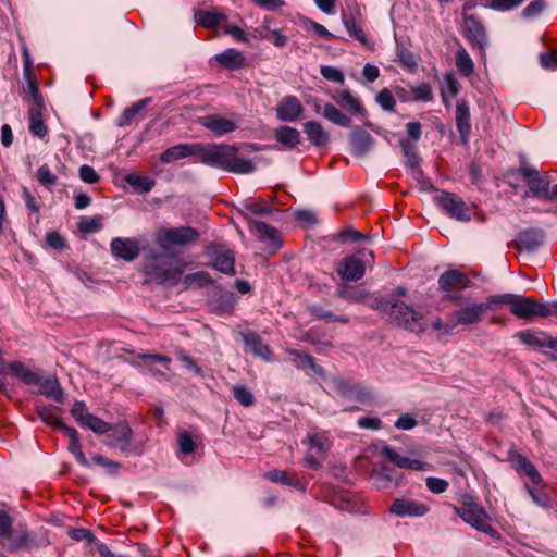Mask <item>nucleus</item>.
<instances>
[{"instance_id":"1","label":"nucleus","mask_w":557,"mask_h":557,"mask_svg":"<svg viewBox=\"0 0 557 557\" xmlns=\"http://www.w3.org/2000/svg\"><path fill=\"white\" fill-rule=\"evenodd\" d=\"M198 160L208 166L235 174L256 171L253 161L242 156L236 145L200 143Z\"/></svg>"},{"instance_id":"2","label":"nucleus","mask_w":557,"mask_h":557,"mask_svg":"<svg viewBox=\"0 0 557 557\" xmlns=\"http://www.w3.org/2000/svg\"><path fill=\"white\" fill-rule=\"evenodd\" d=\"M172 247L158 246L145 257L144 271L152 281L175 285L182 280L188 263Z\"/></svg>"},{"instance_id":"3","label":"nucleus","mask_w":557,"mask_h":557,"mask_svg":"<svg viewBox=\"0 0 557 557\" xmlns=\"http://www.w3.org/2000/svg\"><path fill=\"white\" fill-rule=\"evenodd\" d=\"M243 214L248 221L250 231L262 242H270L272 244L281 243V232L276 226L271 225L264 221L251 220L250 216H269L273 223L280 224L283 222L285 212L272 207L263 198L258 200L246 199L243 203Z\"/></svg>"},{"instance_id":"4","label":"nucleus","mask_w":557,"mask_h":557,"mask_svg":"<svg viewBox=\"0 0 557 557\" xmlns=\"http://www.w3.org/2000/svg\"><path fill=\"white\" fill-rule=\"evenodd\" d=\"M512 468L518 473H523L528 481L524 482V488L532 498V500L542 507H545L549 503V497L545 493L544 480L535 468V466L523 455L516 454L511 457Z\"/></svg>"},{"instance_id":"5","label":"nucleus","mask_w":557,"mask_h":557,"mask_svg":"<svg viewBox=\"0 0 557 557\" xmlns=\"http://www.w3.org/2000/svg\"><path fill=\"white\" fill-rule=\"evenodd\" d=\"M437 284L438 289L443 293V300L459 305L463 299L460 292L470 287L471 280L466 273L449 269L438 276Z\"/></svg>"},{"instance_id":"6","label":"nucleus","mask_w":557,"mask_h":557,"mask_svg":"<svg viewBox=\"0 0 557 557\" xmlns=\"http://www.w3.org/2000/svg\"><path fill=\"white\" fill-rule=\"evenodd\" d=\"M454 511L476 530L493 535L496 533L491 525V518L485 509L469 495L462 497L461 506H454Z\"/></svg>"},{"instance_id":"7","label":"nucleus","mask_w":557,"mask_h":557,"mask_svg":"<svg viewBox=\"0 0 557 557\" xmlns=\"http://www.w3.org/2000/svg\"><path fill=\"white\" fill-rule=\"evenodd\" d=\"M436 206L449 218L460 222H469L472 218V208L457 194L441 190L435 197Z\"/></svg>"},{"instance_id":"8","label":"nucleus","mask_w":557,"mask_h":557,"mask_svg":"<svg viewBox=\"0 0 557 557\" xmlns=\"http://www.w3.org/2000/svg\"><path fill=\"white\" fill-rule=\"evenodd\" d=\"M13 520L8 512L0 509V537L8 540V549L17 552L21 548H28L32 543L30 534L26 527L18 525L13 530Z\"/></svg>"},{"instance_id":"9","label":"nucleus","mask_w":557,"mask_h":557,"mask_svg":"<svg viewBox=\"0 0 557 557\" xmlns=\"http://www.w3.org/2000/svg\"><path fill=\"white\" fill-rule=\"evenodd\" d=\"M510 312L518 319L533 321L536 318H548L546 302H540L534 298L515 295Z\"/></svg>"},{"instance_id":"10","label":"nucleus","mask_w":557,"mask_h":557,"mask_svg":"<svg viewBox=\"0 0 557 557\" xmlns=\"http://www.w3.org/2000/svg\"><path fill=\"white\" fill-rule=\"evenodd\" d=\"M199 238V233L190 226H160L154 233L156 244H193Z\"/></svg>"},{"instance_id":"11","label":"nucleus","mask_w":557,"mask_h":557,"mask_svg":"<svg viewBox=\"0 0 557 557\" xmlns=\"http://www.w3.org/2000/svg\"><path fill=\"white\" fill-rule=\"evenodd\" d=\"M347 10H343L341 14V20L343 25L345 26L348 35L359 41L362 46H369V39L363 30L362 26L358 23L361 12L358 3L352 0L347 2Z\"/></svg>"},{"instance_id":"12","label":"nucleus","mask_w":557,"mask_h":557,"mask_svg":"<svg viewBox=\"0 0 557 557\" xmlns=\"http://www.w3.org/2000/svg\"><path fill=\"white\" fill-rule=\"evenodd\" d=\"M518 172L529 186V196L541 199L547 197L549 187L547 175H541L537 170L532 169L525 163L519 168Z\"/></svg>"},{"instance_id":"13","label":"nucleus","mask_w":557,"mask_h":557,"mask_svg":"<svg viewBox=\"0 0 557 557\" xmlns=\"http://www.w3.org/2000/svg\"><path fill=\"white\" fill-rule=\"evenodd\" d=\"M110 436L112 441L109 445L120 448L123 453H141V448L133 444L134 432L126 421L112 424Z\"/></svg>"},{"instance_id":"14","label":"nucleus","mask_w":557,"mask_h":557,"mask_svg":"<svg viewBox=\"0 0 557 557\" xmlns=\"http://www.w3.org/2000/svg\"><path fill=\"white\" fill-rule=\"evenodd\" d=\"M389 319L399 326L412 329L422 319V314L407 306L401 300L391 302L388 308Z\"/></svg>"},{"instance_id":"15","label":"nucleus","mask_w":557,"mask_h":557,"mask_svg":"<svg viewBox=\"0 0 557 557\" xmlns=\"http://www.w3.org/2000/svg\"><path fill=\"white\" fill-rule=\"evenodd\" d=\"M463 35L471 42L472 47L484 50L487 45V36L481 21L474 15H463Z\"/></svg>"},{"instance_id":"16","label":"nucleus","mask_w":557,"mask_h":557,"mask_svg":"<svg viewBox=\"0 0 557 557\" xmlns=\"http://www.w3.org/2000/svg\"><path fill=\"white\" fill-rule=\"evenodd\" d=\"M336 272L343 281H359L364 275L366 261L357 256L346 257L338 262Z\"/></svg>"},{"instance_id":"17","label":"nucleus","mask_w":557,"mask_h":557,"mask_svg":"<svg viewBox=\"0 0 557 557\" xmlns=\"http://www.w3.org/2000/svg\"><path fill=\"white\" fill-rule=\"evenodd\" d=\"M429 510L426 504L410 498H396L389 507V512L398 517H422Z\"/></svg>"},{"instance_id":"18","label":"nucleus","mask_w":557,"mask_h":557,"mask_svg":"<svg viewBox=\"0 0 557 557\" xmlns=\"http://www.w3.org/2000/svg\"><path fill=\"white\" fill-rule=\"evenodd\" d=\"M485 315L482 302H471L453 312L455 324L471 325L479 324Z\"/></svg>"},{"instance_id":"19","label":"nucleus","mask_w":557,"mask_h":557,"mask_svg":"<svg viewBox=\"0 0 557 557\" xmlns=\"http://www.w3.org/2000/svg\"><path fill=\"white\" fill-rule=\"evenodd\" d=\"M276 116L283 122H295L304 113V106L296 96H285L276 106Z\"/></svg>"},{"instance_id":"20","label":"nucleus","mask_w":557,"mask_h":557,"mask_svg":"<svg viewBox=\"0 0 557 557\" xmlns=\"http://www.w3.org/2000/svg\"><path fill=\"white\" fill-rule=\"evenodd\" d=\"M199 145L200 143H184L174 145L168 149H165L160 154V160L163 163H172L174 161L187 158V157H197L199 156Z\"/></svg>"},{"instance_id":"21","label":"nucleus","mask_w":557,"mask_h":557,"mask_svg":"<svg viewBox=\"0 0 557 557\" xmlns=\"http://www.w3.org/2000/svg\"><path fill=\"white\" fill-rule=\"evenodd\" d=\"M332 387L338 395L354 397L359 401H366L369 397V393L359 384H352L349 380L341 376L332 379Z\"/></svg>"},{"instance_id":"22","label":"nucleus","mask_w":557,"mask_h":557,"mask_svg":"<svg viewBox=\"0 0 557 557\" xmlns=\"http://www.w3.org/2000/svg\"><path fill=\"white\" fill-rule=\"evenodd\" d=\"M199 123L216 136H223L234 132L237 126L232 120L219 114H209L200 117Z\"/></svg>"},{"instance_id":"23","label":"nucleus","mask_w":557,"mask_h":557,"mask_svg":"<svg viewBox=\"0 0 557 557\" xmlns=\"http://www.w3.org/2000/svg\"><path fill=\"white\" fill-rule=\"evenodd\" d=\"M37 382L33 385L38 387L39 394L50 398L57 403L63 401V389L54 376H44L39 372L37 375Z\"/></svg>"},{"instance_id":"24","label":"nucleus","mask_w":557,"mask_h":557,"mask_svg":"<svg viewBox=\"0 0 557 557\" xmlns=\"http://www.w3.org/2000/svg\"><path fill=\"white\" fill-rule=\"evenodd\" d=\"M333 100L342 108L348 110L351 114L364 117L367 111L360 99L351 94L348 89L336 90L332 96Z\"/></svg>"},{"instance_id":"25","label":"nucleus","mask_w":557,"mask_h":557,"mask_svg":"<svg viewBox=\"0 0 557 557\" xmlns=\"http://www.w3.org/2000/svg\"><path fill=\"white\" fill-rule=\"evenodd\" d=\"M211 261L210 265L216 271L226 275H235V256L231 250H214L208 252Z\"/></svg>"},{"instance_id":"26","label":"nucleus","mask_w":557,"mask_h":557,"mask_svg":"<svg viewBox=\"0 0 557 557\" xmlns=\"http://www.w3.org/2000/svg\"><path fill=\"white\" fill-rule=\"evenodd\" d=\"M523 345L534 348H549L553 343V336L546 332H533L531 330L519 331L515 335Z\"/></svg>"},{"instance_id":"27","label":"nucleus","mask_w":557,"mask_h":557,"mask_svg":"<svg viewBox=\"0 0 557 557\" xmlns=\"http://www.w3.org/2000/svg\"><path fill=\"white\" fill-rule=\"evenodd\" d=\"M349 143L352 154L362 157L371 150L374 139L370 133L357 127L351 132Z\"/></svg>"},{"instance_id":"28","label":"nucleus","mask_w":557,"mask_h":557,"mask_svg":"<svg viewBox=\"0 0 557 557\" xmlns=\"http://www.w3.org/2000/svg\"><path fill=\"white\" fill-rule=\"evenodd\" d=\"M264 478L273 483H282L305 491L307 482H304L295 471H283L274 469L264 473Z\"/></svg>"},{"instance_id":"29","label":"nucleus","mask_w":557,"mask_h":557,"mask_svg":"<svg viewBox=\"0 0 557 557\" xmlns=\"http://www.w3.org/2000/svg\"><path fill=\"white\" fill-rule=\"evenodd\" d=\"M243 341L256 357L265 361L271 360L272 350L269 345L263 343L262 337L257 332L248 331L243 333Z\"/></svg>"},{"instance_id":"30","label":"nucleus","mask_w":557,"mask_h":557,"mask_svg":"<svg viewBox=\"0 0 557 557\" xmlns=\"http://www.w3.org/2000/svg\"><path fill=\"white\" fill-rule=\"evenodd\" d=\"M383 455L395 466L403 469L422 471L425 470L428 466L424 461L416 458H410L408 456H403L391 447H385L383 449Z\"/></svg>"},{"instance_id":"31","label":"nucleus","mask_w":557,"mask_h":557,"mask_svg":"<svg viewBox=\"0 0 557 557\" xmlns=\"http://www.w3.org/2000/svg\"><path fill=\"white\" fill-rule=\"evenodd\" d=\"M456 127L462 141H467L471 132L470 107L465 99L457 100L456 103Z\"/></svg>"},{"instance_id":"32","label":"nucleus","mask_w":557,"mask_h":557,"mask_svg":"<svg viewBox=\"0 0 557 557\" xmlns=\"http://www.w3.org/2000/svg\"><path fill=\"white\" fill-rule=\"evenodd\" d=\"M302 129L307 136L308 141L314 147H323L330 143L329 133L323 128V126L319 122H306L302 125Z\"/></svg>"},{"instance_id":"33","label":"nucleus","mask_w":557,"mask_h":557,"mask_svg":"<svg viewBox=\"0 0 557 557\" xmlns=\"http://www.w3.org/2000/svg\"><path fill=\"white\" fill-rule=\"evenodd\" d=\"M215 60L224 69L231 71L243 69L246 65L245 55L234 48H227L223 52L216 54Z\"/></svg>"},{"instance_id":"34","label":"nucleus","mask_w":557,"mask_h":557,"mask_svg":"<svg viewBox=\"0 0 557 557\" xmlns=\"http://www.w3.org/2000/svg\"><path fill=\"white\" fill-rule=\"evenodd\" d=\"M304 444L308 446L309 451H315L322 459L326 458L331 447V441L324 432L308 433Z\"/></svg>"},{"instance_id":"35","label":"nucleus","mask_w":557,"mask_h":557,"mask_svg":"<svg viewBox=\"0 0 557 557\" xmlns=\"http://www.w3.org/2000/svg\"><path fill=\"white\" fill-rule=\"evenodd\" d=\"M275 139L286 149L292 150L300 144L301 136L298 129L284 125L275 129Z\"/></svg>"},{"instance_id":"36","label":"nucleus","mask_w":557,"mask_h":557,"mask_svg":"<svg viewBox=\"0 0 557 557\" xmlns=\"http://www.w3.org/2000/svg\"><path fill=\"white\" fill-rule=\"evenodd\" d=\"M8 370L11 375L18 379L25 385L32 386L34 383L37 382L36 380L39 371H33L28 369L21 361H11L8 364Z\"/></svg>"},{"instance_id":"37","label":"nucleus","mask_w":557,"mask_h":557,"mask_svg":"<svg viewBox=\"0 0 557 557\" xmlns=\"http://www.w3.org/2000/svg\"><path fill=\"white\" fill-rule=\"evenodd\" d=\"M336 296L348 302L359 304L367 298L368 293L360 286H352L343 283L337 286Z\"/></svg>"},{"instance_id":"38","label":"nucleus","mask_w":557,"mask_h":557,"mask_svg":"<svg viewBox=\"0 0 557 557\" xmlns=\"http://www.w3.org/2000/svg\"><path fill=\"white\" fill-rule=\"evenodd\" d=\"M63 435L69 438V450L75 456L79 465L88 466L89 461L82 450V445L77 431L72 426L65 428Z\"/></svg>"},{"instance_id":"39","label":"nucleus","mask_w":557,"mask_h":557,"mask_svg":"<svg viewBox=\"0 0 557 557\" xmlns=\"http://www.w3.org/2000/svg\"><path fill=\"white\" fill-rule=\"evenodd\" d=\"M271 21L270 17H265L264 18V24L257 28L256 32H258L259 34V37L261 39H268L270 40L275 47H278V48H283L287 45L288 42V37L283 34V32L281 29H270L268 26H267V23Z\"/></svg>"},{"instance_id":"40","label":"nucleus","mask_w":557,"mask_h":557,"mask_svg":"<svg viewBox=\"0 0 557 557\" xmlns=\"http://www.w3.org/2000/svg\"><path fill=\"white\" fill-rule=\"evenodd\" d=\"M185 288H203L214 284V280L206 271L189 273L183 277Z\"/></svg>"},{"instance_id":"41","label":"nucleus","mask_w":557,"mask_h":557,"mask_svg":"<svg viewBox=\"0 0 557 557\" xmlns=\"http://www.w3.org/2000/svg\"><path fill=\"white\" fill-rule=\"evenodd\" d=\"M37 414L47 424L57 431L64 433L65 428H70L64 424L60 417L57 414L55 409L49 406H41L37 408Z\"/></svg>"},{"instance_id":"42","label":"nucleus","mask_w":557,"mask_h":557,"mask_svg":"<svg viewBox=\"0 0 557 557\" xmlns=\"http://www.w3.org/2000/svg\"><path fill=\"white\" fill-rule=\"evenodd\" d=\"M197 22L205 28H222V25L226 23V16L214 11H199Z\"/></svg>"},{"instance_id":"43","label":"nucleus","mask_w":557,"mask_h":557,"mask_svg":"<svg viewBox=\"0 0 557 557\" xmlns=\"http://www.w3.org/2000/svg\"><path fill=\"white\" fill-rule=\"evenodd\" d=\"M177 444L183 455H190L196 451L201 444V440L199 436L194 438L188 431L182 430L177 433Z\"/></svg>"},{"instance_id":"44","label":"nucleus","mask_w":557,"mask_h":557,"mask_svg":"<svg viewBox=\"0 0 557 557\" xmlns=\"http://www.w3.org/2000/svg\"><path fill=\"white\" fill-rule=\"evenodd\" d=\"M28 119L29 132L38 138L46 137L48 134V129L42 119V111H39V109H36V111L29 110Z\"/></svg>"},{"instance_id":"45","label":"nucleus","mask_w":557,"mask_h":557,"mask_svg":"<svg viewBox=\"0 0 557 557\" xmlns=\"http://www.w3.org/2000/svg\"><path fill=\"white\" fill-rule=\"evenodd\" d=\"M323 116L330 122L343 127H349L351 124L350 117L332 103H326L323 107Z\"/></svg>"},{"instance_id":"46","label":"nucleus","mask_w":557,"mask_h":557,"mask_svg":"<svg viewBox=\"0 0 557 557\" xmlns=\"http://www.w3.org/2000/svg\"><path fill=\"white\" fill-rule=\"evenodd\" d=\"M311 317H313L317 320H324V321H334L342 324H348L350 322L349 317L347 315H334L331 311L324 309L321 306H311L308 309Z\"/></svg>"},{"instance_id":"47","label":"nucleus","mask_w":557,"mask_h":557,"mask_svg":"<svg viewBox=\"0 0 557 557\" xmlns=\"http://www.w3.org/2000/svg\"><path fill=\"white\" fill-rule=\"evenodd\" d=\"M368 239L369 236L367 234L358 232L351 227H347L333 236V240L338 244H356Z\"/></svg>"},{"instance_id":"48","label":"nucleus","mask_w":557,"mask_h":557,"mask_svg":"<svg viewBox=\"0 0 557 557\" xmlns=\"http://www.w3.org/2000/svg\"><path fill=\"white\" fill-rule=\"evenodd\" d=\"M456 66L465 77H469L474 71V63L463 47L457 50Z\"/></svg>"},{"instance_id":"49","label":"nucleus","mask_w":557,"mask_h":557,"mask_svg":"<svg viewBox=\"0 0 557 557\" xmlns=\"http://www.w3.org/2000/svg\"><path fill=\"white\" fill-rule=\"evenodd\" d=\"M513 297L515 294H500L486 297V300L482 302L485 313L490 310H496L503 306H509V308H511Z\"/></svg>"},{"instance_id":"50","label":"nucleus","mask_w":557,"mask_h":557,"mask_svg":"<svg viewBox=\"0 0 557 557\" xmlns=\"http://www.w3.org/2000/svg\"><path fill=\"white\" fill-rule=\"evenodd\" d=\"M125 181L135 190L140 193H149L156 185L154 180L138 174H128L126 175Z\"/></svg>"},{"instance_id":"51","label":"nucleus","mask_w":557,"mask_h":557,"mask_svg":"<svg viewBox=\"0 0 557 557\" xmlns=\"http://www.w3.org/2000/svg\"><path fill=\"white\" fill-rule=\"evenodd\" d=\"M148 102L149 99L146 98L126 108L119 117L117 125L121 127L129 125L134 121L135 115L138 114L148 104Z\"/></svg>"},{"instance_id":"52","label":"nucleus","mask_w":557,"mask_h":557,"mask_svg":"<svg viewBox=\"0 0 557 557\" xmlns=\"http://www.w3.org/2000/svg\"><path fill=\"white\" fill-rule=\"evenodd\" d=\"M399 144H400L401 151L407 159V162H406L407 166H409L411 169L418 168L419 163H420V158L417 153V148H416L414 143H412L408 138H404L400 140Z\"/></svg>"},{"instance_id":"53","label":"nucleus","mask_w":557,"mask_h":557,"mask_svg":"<svg viewBox=\"0 0 557 557\" xmlns=\"http://www.w3.org/2000/svg\"><path fill=\"white\" fill-rule=\"evenodd\" d=\"M82 428H86L91 430L94 433L102 435V434H109L112 424L109 422L103 421L102 419L90 414V417L87 418L85 422H83Z\"/></svg>"},{"instance_id":"54","label":"nucleus","mask_w":557,"mask_h":557,"mask_svg":"<svg viewBox=\"0 0 557 557\" xmlns=\"http://www.w3.org/2000/svg\"><path fill=\"white\" fill-rule=\"evenodd\" d=\"M234 398L244 407H251L255 404V396L251 391L244 385L232 387Z\"/></svg>"},{"instance_id":"55","label":"nucleus","mask_w":557,"mask_h":557,"mask_svg":"<svg viewBox=\"0 0 557 557\" xmlns=\"http://www.w3.org/2000/svg\"><path fill=\"white\" fill-rule=\"evenodd\" d=\"M101 216H86L78 222V231L83 234L96 233L102 228Z\"/></svg>"},{"instance_id":"56","label":"nucleus","mask_w":557,"mask_h":557,"mask_svg":"<svg viewBox=\"0 0 557 557\" xmlns=\"http://www.w3.org/2000/svg\"><path fill=\"white\" fill-rule=\"evenodd\" d=\"M377 104L384 110L388 112H393L396 107V100L392 94V91L387 88L382 89L375 97Z\"/></svg>"},{"instance_id":"57","label":"nucleus","mask_w":557,"mask_h":557,"mask_svg":"<svg viewBox=\"0 0 557 557\" xmlns=\"http://www.w3.org/2000/svg\"><path fill=\"white\" fill-rule=\"evenodd\" d=\"M138 358L146 364L148 368H152V366L157 362L162 363L163 367L169 370L171 364V358L161 355V354H139Z\"/></svg>"},{"instance_id":"58","label":"nucleus","mask_w":557,"mask_h":557,"mask_svg":"<svg viewBox=\"0 0 557 557\" xmlns=\"http://www.w3.org/2000/svg\"><path fill=\"white\" fill-rule=\"evenodd\" d=\"M112 255L131 261L139 253L138 246H111Z\"/></svg>"},{"instance_id":"59","label":"nucleus","mask_w":557,"mask_h":557,"mask_svg":"<svg viewBox=\"0 0 557 557\" xmlns=\"http://www.w3.org/2000/svg\"><path fill=\"white\" fill-rule=\"evenodd\" d=\"M413 100L429 102L433 99L432 88L426 83H421L411 88Z\"/></svg>"},{"instance_id":"60","label":"nucleus","mask_w":557,"mask_h":557,"mask_svg":"<svg viewBox=\"0 0 557 557\" xmlns=\"http://www.w3.org/2000/svg\"><path fill=\"white\" fill-rule=\"evenodd\" d=\"M91 462L97 465V466H100V467H103L104 469H107V471L110 473V474H115L117 473V471L120 470L121 468V465L116 461H113L102 455H99V454H96V455H92L91 458H90Z\"/></svg>"},{"instance_id":"61","label":"nucleus","mask_w":557,"mask_h":557,"mask_svg":"<svg viewBox=\"0 0 557 557\" xmlns=\"http://www.w3.org/2000/svg\"><path fill=\"white\" fill-rule=\"evenodd\" d=\"M305 28L308 30L309 29L313 30L319 37L324 38L329 41L336 39V36L334 34H332L331 32H329L325 26H323L322 24H320L311 18L306 20Z\"/></svg>"},{"instance_id":"62","label":"nucleus","mask_w":557,"mask_h":557,"mask_svg":"<svg viewBox=\"0 0 557 557\" xmlns=\"http://www.w3.org/2000/svg\"><path fill=\"white\" fill-rule=\"evenodd\" d=\"M320 73L325 79L330 82L337 84H344L345 82V76L343 72L334 66L322 65L320 67Z\"/></svg>"},{"instance_id":"63","label":"nucleus","mask_w":557,"mask_h":557,"mask_svg":"<svg viewBox=\"0 0 557 557\" xmlns=\"http://www.w3.org/2000/svg\"><path fill=\"white\" fill-rule=\"evenodd\" d=\"M37 180L41 185L50 187L57 183L58 177L51 172L47 164H44L37 171Z\"/></svg>"},{"instance_id":"64","label":"nucleus","mask_w":557,"mask_h":557,"mask_svg":"<svg viewBox=\"0 0 557 557\" xmlns=\"http://www.w3.org/2000/svg\"><path fill=\"white\" fill-rule=\"evenodd\" d=\"M540 64L543 69L554 71L557 69V50H549L540 53Z\"/></svg>"}]
</instances>
